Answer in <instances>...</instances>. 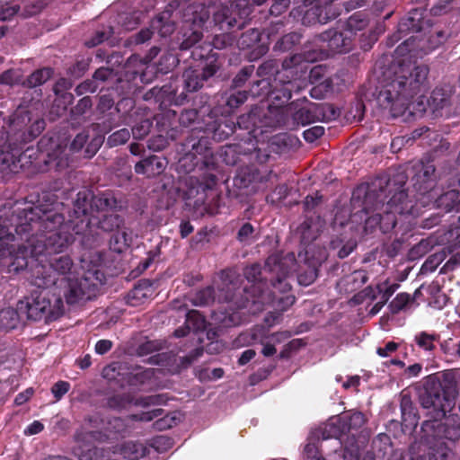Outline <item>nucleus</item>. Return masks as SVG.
<instances>
[{"label": "nucleus", "instance_id": "603ef678", "mask_svg": "<svg viewBox=\"0 0 460 460\" xmlns=\"http://www.w3.org/2000/svg\"><path fill=\"white\" fill-rule=\"evenodd\" d=\"M316 58V53L315 52H308L307 54L304 55V58L302 59L300 54H294L291 57H289V74H293V69L295 68L294 66L301 63L302 61L305 62H313Z\"/></svg>", "mask_w": 460, "mask_h": 460}, {"label": "nucleus", "instance_id": "e2e57ef3", "mask_svg": "<svg viewBox=\"0 0 460 460\" xmlns=\"http://www.w3.org/2000/svg\"><path fill=\"white\" fill-rule=\"evenodd\" d=\"M97 89H98V86H97L94 79L93 80H86V81L83 82L82 84H80L75 88V93L78 95H83L86 93H94L95 91H97Z\"/></svg>", "mask_w": 460, "mask_h": 460}, {"label": "nucleus", "instance_id": "c03bdc74", "mask_svg": "<svg viewBox=\"0 0 460 460\" xmlns=\"http://www.w3.org/2000/svg\"><path fill=\"white\" fill-rule=\"evenodd\" d=\"M399 287L400 285L398 283L388 285L387 281L377 286V289L381 294V305H384L388 302L390 297L394 294Z\"/></svg>", "mask_w": 460, "mask_h": 460}, {"label": "nucleus", "instance_id": "4be33fe9", "mask_svg": "<svg viewBox=\"0 0 460 460\" xmlns=\"http://www.w3.org/2000/svg\"><path fill=\"white\" fill-rule=\"evenodd\" d=\"M171 17L170 11L163 12L152 21V30L157 31L161 37L170 36L175 31V24Z\"/></svg>", "mask_w": 460, "mask_h": 460}, {"label": "nucleus", "instance_id": "2f4dec72", "mask_svg": "<svg viewBox=\"0 0 460 460\" xmlns=\"http://www.w3.org/2000/svg\"><path fill=\"white\" fill-rule=\"evenodd\" d=\"M411 306V295L406 292H401L389 303L388 309L392 314H398L400 312L406 311Z\"/></svg>", "mask_w": 460, "mask_h": 460}, {"label": "nucleus", "instance_id": "c756f323", "mask_svg": "<svg viewBox=\"0 0 460 460\" xmlns=\"http://www.w3.org/2000/svg\"><path fill=\"white\" fill-rule=\"evenodd\" d=\"M414 410L415 408L413 407L411 398L402 396L401 401V411L402 422L406 427L409 425L415 429L418 424V416Z\"/></svg>", "mask_w": 460, "mask_h": 460}, {"label": "nucleus", "instance_id": "f257e3e1", "mask_svg": "<svg viewBox=\"0 0 460 460\" xmlns=\"http://www.w3.org/2000/svg\"><path fill=\"white\" fill-rule=\"evenodd\" d=\"M118 201L111 193L93 195L88 190H80L74 201L70 219L65 221L63 215L53 207L39 205L31 207L20 216L21 222L16 226L18 234H24L29 230H35L27 241L29 246L21 248L22 254L40 256L45 253H58L66 250L74 241L73 226L81 225L86 217L93 211H108L117 209Z\"/></svg>", "mask_w": 460, "mask_h": 460}, {"label": "nucleus", "instance_id": "9b49d317", "mask_svg": "<svg viewBox=\"0 0 460 460\" xmlns=\"http://www.w3.org/2000/svg\"><path fill=\"white\" fill-rule=\"evenodd\" d=\"M124 226V219L118 214H105L102 218L92 217L87 219L85 225L81 220V225L75 224L73 231L75 234H82L81 243L84 247L93 249L98 247L103 238L99 230L102 232H113Z\"/></svg>", "mask_w": 460, "mask_h": 460}, {"label": "nucleus", "instance_id": "4c0bfd02", "mask_svg": "<svg viewBox=\"0 0 460 460\" xmlns=\"http://www.w3.org/2000/svg\"><path fill=\"white\" fill-rule=\"evenodd\" d=\"M267 341L279 349L281 358L286 356L288 351V333L286 332L274 333L268 337Z\"/></svg>", "mask_w": 460, "mask_h": 460}, {"label": "nucleus", "instance_id": "39448f33", "mask_svg": "<svg viewBox=\"0 0 460 460\" xmlns=\"http://www.w3.org/2000/svg\"><path fill=\"white\" fill-rule=\"evenodd\" d=\"M35 274V284L38 287L49 288L58 285L59 281V286L63 288V296L68 305L90 299L102 284V273L97 270H88L80 278L63 277L57 279L51 275H44V268L41 266L36 270Z\"/></svg>", "mask_w": 460, "mask_h": 460}, {"label": "nucleus", "instance_id": "13d9d810", "mask_svg": "<svg viewBox=\"0 0 460 460\" xmlns=\"http://www.w3.org/2000/svg\"><path fill=\"white\" fill-rule=\"evenodd\" d=\"M129 403V398L126 395L117 394L108 399L107 405L112 409H121Z\"/></svg>", "mask_w": 460, "mask_h": 460}, {"label": "nucleus", "instance_id": "ea45409f", "mask_svg": "<svg viewBox=\"0 0 460 460\" xmlns=\"http://www.w3.org/2000/svg\"><path fill=\"white\" fill-rule=\"evenodd\" d=\"M297 233L300 234L301 242L308 244L316 239L317 234L312 230V220L305 219L298 227Z\"/></svg>", "mask_w": 460, "mask_h": 460}, {"label": "nucleus", "instance_id": "37998d69", "mask_svg": "<svg viewBox=\"0 0 460 460\" xmlns=\"http://www.w3.org/2000/svg\"><path fill=\"white\" fill-rule=\"evenodd\" d=\"M180 421L179 414L173 412L170 415H166L159 420H157L154 423V427L155 429L164 430L168 429L175 426Z\"/></svg>", "mask_w": 460, "mask_h": 460}, {"label": "nucleus", "instance_id": "a211bd4d", "mask_svg": "<svg viewBox=\"0 0 460 460\" xmlns=\"http://www.w3.org/2000/svg\"><path fill=\"white\" fill-rule=\"evenodd\" d=\"M167 161L157 155H150L135 165V172L137 174H144L148 178L160 175L166 168Z\"/></svg>", "mask_w": 460, "mask_h": 460}, {"label": "nucleus", "instance_id": "393cba45", "mask_svg": "<svg viewBox=\"0 0 460 460\" xmlns=\"http://www.w3.org/2000/svg\"><path fill=\"white\" fill-rule=\"evenodd\" d=\"M22 314L18 311V307L13 309L7 307L0 310V330L9 331L17 327Z\"/></svg>", "mask_w": 460, "mask_h": 460}, {"label": "nucleus", "instance_id": "c85d7f7f", "mask_svg": "<svg viewBox=\"0 0 460 460\" xmlns=\"http://www.w3.org/2000/svg\"><path fill=\"white\" fill-rule=\"evenodd\" d=\"M184 88L187 92H196L203 86L205 79L200 72L192 68L186 69L182 75Z\"/></svg>", "mask_w": 460, "mask_h": 460}, {"label": "nucleus", "instance_id": "423d86ee", "mask_svg": "<svg viewBox=\"0 0 460 460\" xmlns=\"http://www.w3.org/2000/svg\"><path fill=\"white\" fill-rule=\"evenodd\" d=\"M459 437V425L452 421L442 423L439 420H427L420 427V439L428 447L421 455L411 452V460H449L451 449L444 442L435 441L445 438L454 441Z\"/></svg>", "mask_w": 460, "mask_h": 460}, {"label": "nucleus", "instance_id": "f03ea898", "mask_svg": "<svg viewBox=\"0 0 460 460\" xmlns=\"http://www.w3.org/2000/svg\"><path fill=\"white\" fill-rule=\"evenodd\" d=\"M401 184L396 189L386 176H377L368 183L354 189L351 204L366 215V228L379 226L383 234L390 233L398 222L397 215L405 218H416L420 215L417 201L410 198Z\"/></svg>", "mask_w": 460, "mask_h": 460}, {"label": "nucleus", "instance_id": "bb28decb", "mask_svg": "<svg viewBox=\"0 0 460 460\" xmlns=\"http://www.w3.org/2000/svg\"><path fill=\"white\" fill-rule=\"evenodd\" d=\"M152 292L153 289L150 284L146 281L140 282L128 293V303L133 306H137L150 296Z\"/></svg>", "mask_w": 460, "mask_h": 460}, {"label": "nucleus", "instance_id": "69168bd1", "mask_svg": "<svg viewBox=\"0 0 460 460\" xmlns=\"http://www.w3.org/2000/svg\"><path fill=\"white\" fill-rule=\"evenodd\" d=\"M218 68L219 66L217 65V60L211 59L206 63L200 74L203 76V79H205L206 81L209 77L213 76L217 73Z\"/></svg>", "mask_w": 460, "mask_h": 460}, {"label": "nucleus", "instance_id": "a19ab883", "mask_svg": "<svg viewBox=\"0 0 460 460\" xmlns=\"http://www.w3.org/2000/svg\"><path fill=\"white\" fill-rule=\"evenodd\" d=\"M288 145V135L286 133L276 134L269 141V147L271 152L276 154L283 153Z\"/></svg>", "mask_w": 460, "mask_h": 460}, {"label": "nucleus", "instance_id": "58836bf2", "mask_svg": "<svg viewBox=\"0 0 460 460\" xmlns=\"http://www.w3.org/2000/svg\"><path fill=\"white\" fill-rule=\"evenodd\" d=\"M155 370L154 368L136 369L135 373H130L131 376L128 379V384L131 385H137L146 383L155 376Z\"/></svg>", "mask_w": 460, "mask_h": 460}, {"label": "nucleus", "instance_id": "bf43d9fd", "mask_svg": "<svg viewBox=\"0 0 460 460\" xmlns=\"http://www.w3.org/2000/svg\"><path fill=\"white\" fill-rule=\"evenodd\" d=\"M248 97V93L245 91H240L231 95L227 100V105L231 108H236L243 104Z\"/></svg>", "mask_w": 460, "mask_h": 460}, {"label": "nucleus", "instance_id": "a18cd8bd", "mask_svg": "<svg viewBox=\"0 0 460 460\" xmlns=\"http://www.w3.org/2000/svg\"><path fill=\"white\" fill-rule=\"evenodd\" d=\"M152 121L149 119H143L132 128V135L136 139H143L146 137L152 128Z\"/></svg>", "mask_w": 460, "mask_h": 460}, {"label": "nucleus", "instance_id": "473e14b6", "mask_svg": "<svg viewBox=\"0 0 460 460\" xmlns=\"http://www.w3.org/2000/svg\"><path fill=\"white\" fill-rule=\"evenodd\" d=\"M314 86L310 89V96L314 99L321 100L332 91L333 82L331 77L325 78L323 81L313 84Z\"/></svg>", "mask_w": 460, "mask_h": 460}, {"label": "nucleus", "instance_id": "338daca9", "mask_svg": "<svg viewBox=\"0 0 460 460\" xmlns=\"http://www.w3.org/2000/svg\"><path fill=\"white\" fill-rule=\"evenodd\" d=\"M89 135L86 132H81L76 135L71 143L70 148L74 152L81 150L87 142Z\"/></svg>", "mask_w": 460, "mask_h": 460}, {"label": "nucleus", "instance_id": "49530a36", "mask_svg": "<svg viewBox=\"0 0 460 460\" xmlns=\"http://www.w3.org/2000/svg\"><path fill=\"white\" fill-rule=\"evenodd\" d=\"M432 248V242L428 239H422L415 244L410 252L412 259L420 258L427 254Z\"/></svg>", "mask_w": 460, "mask_h": 460}, {"label": "nucleus", "instance_id": "72a5a7b5", "mask_svg": "<svg viewBox=\"0 0 460 460\" xmlns=\"http://www.w3.org/2000/svg\"><path fill=\"white\" fill-rule=\"evenodd\" d=\"M214 300V289L211 287L200 289L196 292L193 296L190 297L191 304L196 306L208 305Z\"/></svg>", "mask_w": 460, "mask_h": 460}, {"label": "nucleus", "instance_id": "c9c22d12", "mask_svg": "<svg viewBox=\"0 0 460 460\" xmlns=\"http://www.w3.org/2000/svg\"><path fill=\"white\" fill-rule=\"evenodd\" d=\"M188 329L194 332L203 331L206 327V320L204 316L197 310H190L186 314V323Z\"/></svg>", "mask_w": 460, "mask_h": 460}, {"label": "nucleus", "instance_id": "79ce46f5", "mask_svg": "<svg viewBox=\"0 0 460 460\" xmlns=\"http://www.w3.org/2000/svg\"><path fill=\"white\" fill-rule=\"evenodd\" d=\"M130 137L128 128H121L109 136L107 145L111 147L125 144Z\"/></svg>", "mask_w": 460, "mask_h": 460}, {"label": "nucleus", "instance_id": "7c9ffc66", "mask_svg": "<svg viewBox=\"0 0 460 460\" xmlns=\"http://www.w3.org/2000/svg\"><path fill=\"white\" fill-rule=\"evenodd\" d=\"M368 16L364 12H356L349 16L346 22V30L350 31L352 37L356 34V31L364 30L368 25Z\"/></svg>", "mask_w": 460, "mask_h": 460}, {"label": "nucleus", "instance_id": "6e6552de", "mask_svg": "<svg viewBox=\"0 0 460 460\" xmlns=\"http://www.w3.org/2000/svg\"><path fill=\"white\" fill-rule=\"evenodd\" d=\"M450 148V143L447 140H441L439 145L434 147L429 153L426 154L422 159L414 165V175L412 176L413 187L417 192L425 195L432 191L438 181L445 178L448 182V164L447 163L443 171L438 172L434 164L435 158L439 153L447 152Z\"/></svg>", "mask_w": 460, "mask_h": 460}, {"label": "nucleus", "instance_id": "3c124183", "mask_svg": "<svg viewBox=\"0 0 460 460\" xmlns=\"http://www.w3.org/2000/svg\"><path fill=\"white\" fill-rule=\"evenodd\" d=\"M163 413L164 411L162 409H155L146 412L132 414L129 418L132 420L147 422L153 420L155 418L161 416Z\"/></svg>", "mask_w": 460, "mask_h": 460}, {"label": "nucleus", "instance_id": "cd10ccee", "mask_svg": "<svg viewBox=\"0 0 460 460\" xmlns=\"http://www.w3.org/2000/svg\"><path fill=\"white\" fill-rule=\"evenodd\" d=\"M146 448L143 444L126 442L119 447V454L128 460H137L146 456Z\"/></svg>", "mask_w": 460, "mask_h": 460}, {"label": "nucleus", "instance_id": "de8ad7c7", "mask_svg": "<svg viewBox=\"0 0 460 460\" xmlns=\"http://www.w3.org/2000/svg\"><path fill=\"white\" fill-rule=\"evenodd\" d=\"M327 74V67L323 65L314 66L309 71V81L311 84H316L323 81Z\"/></svg>", "mask_w": 460, "mask_h": 460}, {"label": "nucleus", "instance_id": "dca6fc26", "mask_svg": "<svg viewBox=\"0 0 460 460\" xmlns=\"http://www.w3.org/2000/svg\"><path fill=\"white\" fill-rule=\"evenodd\" d=\"M319 39L326 42L327 48L333 53L349 52L352 49L354 40L351 31L346 29H329L320 33Z\"/></svg>", "mask_w": 460, "mask_h": 460}, {"label": "nucleus", "instance_id": "5701e85b", "mask_svg": "<svg viewBox=\"0 0 460 460\" xmlns=\"http://www.w3.org/2000/svg\"><path fill=\"white\" fill-rule=\"evenodd\" d=\"M133 242L132 232L122 226L111 236L110 248L115 252L120 253L127 249Z\"/></svg>", "mask_w": 460, "mask_h": 460}, {"label": "nucleus", "instance_id": "9d476101", "mask_svg": "<svg viewBox=\"0 0 460 460\" xmlns=\"http://www.w3.org/2000/svg\"><path fill=\"white\" fill-rule=\"evenodd\" d=\"M31 113L27 111H16L9 119L6 126L0 129V146H4L8 142V147L22 146L39 136L45 128V121L37 119L31 125Z\"/></svg>", "mask_w": 460, "mask_h": 460}, {"label": "nucleus", "instance_id": "09e8293b", "mask_svg": "<svg viewBox=\"0 0 460 460\" xmlns=\"http://www.w3.org/2000/svg\"><path fill=\"white\" fill-rule=\"evenodd\" d=\"M261 39V33L258 30L252 29L243 33L240 39V44L243 48H249Z\"/></svg>", "mask_w": 460, "mask_h": 460}, {"label": "nucleus", "instance_id": "4468645a", "mask_svg": "<svg viewBox=\"0 0 460 460\" xmlns=\"http://www.w3.org/2000/svg\"><path fill=\"white\" fill-rule=\"evenodd\" d=\"M289 112L297 125L305 126L324 117V106L309 102L305 97L289 102Z\"/></svg>", "mask_w": 460, "mask_h": 460}, {"label": "nucleus", "instance_id": "f704fd0d", "mask_svg": "<svg viewBox=\"0 0 460 460\" xmlns=\"http://www.w3.org/2000/svg\"><path fill=\"white\" fill-rule=\"evenodd\" d=\"M52 69L49 67L36 70L27 78L26 85L31 88L41 85L52 76Z\"/></svg>", "mask_w": 460, "mask_h": 460}, {"label": "nucleus", "instance_id": "b1692460", "mask_svg": "<svg viewBox=\"0 0 460 460\" xmlns=\"http://www.w3.org/2000/svg\"><path fill=\"white\" fill-rule=\"evenodd\" d=\"M265 268L278 275V282L280 284L288 276L286 258L282 253H274L268 257Z\"/></svg>", "mask_w": 460, "mask_h": 460}, {"label": "nucleus", "instance_id": "f3484780", "mask_svg": "<svg viewBox=\"0 0 460 460\" xmlns=\"http://www.w3.org/2000/svg\"><path fill=\"white\" fill-rule=\"evenodd\" d=\"M22 146L8 147V142L4 146H0V172L3 173L17 172L24 166L22 160L27 156L26 153L31 151L30 148L22 153Z\"/></svg>", "mask_w": 460, "mask_h": 460}, {"label": "nucleus", "instance_id": "ddd939ff", "mask_svg": "<svg viewBox=\"0 0 460 460\" xmlns=\"http://www.w3.org/2000/svg\"><path fill=\"white\" fill-rule=\"evenodd\" d=\"M251 13L249 0H234L230 6H219L213 13V21L221 30L242 29Z\"/></svg>", "mask_w": 460, "mask_h": 460}, {"label": "nucleus", "instance_id": "8fccbe9b", "mask_svg": "<svg viewBox=\"0 0 460 460\" xmlns=\"http://www.w3.org/2000/svg\"><path fill=\"white\" fill-rule=\"evenodd\" d=\"M342 458L343 460H360L361 454L358 444L352 442L349 445H345Z\"/></svg>", "mask_w": 460, "mask_h": 460}, {"label": "nucleus", "instance_id": "6ab92c4d", "mask_svg": "<svg viewBox=\"0 0 460 460\" xmlns=\"http://www.w3.org/2000/svg\"><path fill=\"white\" fill-rule=\"evenodd\" d=\"M330 433L331 432L328 431L326 425L323 428L315 429L310 432V435L307 438V444L304 449V454L308 459L316 460V457L322 456L319 451V442L321 440L333 438L332 436L329 435Z\"/></svg>", "mask_w": 460, "mask_h": 460}, {"label": "nucleus", "instance_id": "0e129e2a", "mask_svg": "<svg viewBox=\"0 0 460 460\" xmlns=\"http://www.w3.org/2000/svg\"><path fill=\"white\" fill-rule=\"evenodd\" d=\"M447 174L448 175L447 181L449 182V185L451 186L453 182V178L460 174V150L456 160L453 163L448 164V172H447Z\"/></svg>", "mask_w": 460, "mask_h": 460}, {"label": "nucleus", "instance_id": "680f3d73", "mask_svg": "<svg viewBox=\"0 0 460 460\" xmlns=\"http://www.w3.org/2000/svg\"><path fill=\"white\" fill-rule=\"evenodd\" d=\"M103 139L101 136L94 137L85 147V156L92 157L96 154L100 146H102Z\"/></svg>", "mask_w": 460, "mask_h": 460}, {"label": "nucleus", "instance_id": "2eb2a0df", "mask_svg": "<svg viewBox=\"0 0 460 460\" xmlns=\"http://www.w3.org/2000/svg\"><path fill=\"white\" fill-rule=\"evenodd\" d=\"M366 422L365 415L360 411H348L339 416L335 420H332L327 426V429L332 436L342 443V437L349 434L351 430L359 429Z\"/></svg>", "mask_w": 460, "mask_h": 460}, {"label": "nucleus", "instance_id": "0eeeda50", "mask_svg": "<svg viewBox=\"0 0 460 460\" xmlns=\"http://www.w3.org/2000/svg\"><path fill=\"white\" fill-rule=\"evenodd\" d=\"M44 288L32 292L17 303L18 311L30 320H44L49 323L57 320L64 314L61 296Z\"/></svg>", "mask_w": 460, "mask_h": 460}, {"label": "nucleus", "instance_id": "774afa93", "mask_svg": "<svg viewBox=\"0 0 460 460\" xmlns=\"http://www.w3.org/2000/svg\"><path fill=\"white\" fill-rule=\"evenodd\" d=\"M103 451L97 447L91 448L79 456V460H102Z\"/></svg>", "mask_w": 460, "mask_h": 460}, {"label": "nucleus", "instance_id": "1a4fd4ad", "mask_svg": "<svg viewBox=\"0 0 460 460\" xmlns=\"http://www.w3.org/2000/svg\"><path fill=\"white\" fill-rule=\"evenodd\" d=\"M29 208H24L22 210L17 211L15 214L13 213L11 218H2L0 216V258L5 257L6 254L9 256H13V254L16 252V259H22L23 262H17V268L26 267L28 265L27 259L28 258H38V256H33L30 253L22 254L21 248L23 246H29L28 239L32 236V234L35 233V230H29L28 233L24 234H18L15 228L16 226L21 222L20 216L25 210H29Z\"/></svg>", "mask_w": 460, "mask_h": 460}, {"label": "nucleus", "instance_id": "f8f14e48", "mask_svg": "<svg viewBox=\"0 0 460 460\" xmlns=\"http://www.w3.org/2000/svg\"><path fill=\"white\" fill-rule=\"evenodd\" d=\"M210 11L204 3L194 2L186 9L183 16V40L180 45L181 49H189L198 43L202 32L200 29L208 21Z\"/></svg>", "mask_w": 460, "mask_h": 460}, {"label": "nucleus", "instance_id": "aec40b11", "mask_svg": "<svg viewBox=\"0 0 460 460\" xmlns=\"http://www.w3.org/2000/svg\"><path fill=\"white\" fill-rule=\"evenodd\" d=\"M451 190L442 193L436 199L437 207L446 212L456 210L460 212V188L452 187L447 182Z\"/></svg>", "mask_w": 460, "mask_h": 460}, {"label": "nucleus", "instance_id": "5fc2aeb1", "mask_svg": "<svg viewBox=\"0 0 460 460\" xmlns=\"http://www.w3.org/2000/svg\"><path fill=\"white\" fill-rule=\"evenodd\" d=\"M261 268L260 264H252L244 270V276L250 282L261 281Z\"/></svg>", "mask_w": 460, "mask_h": 460}, {"label": "nucleus", "instance_id": "052dcab7", "mask_svg": "<svg viewBox=\"0 0 460 460\" xmlns=\"http://www.w3.org/2000/svg\"><path fill=\"white\" fill-rule=\"evenodd\" d=\"M121 367L118 363H113L102 369V376L108 380H117Z\"/></svg>", "mask_w": 460, "mask_h": 460}, {"label": "nucleus", "instance_id": "864d4df0", "mask_svg": "<svg viewBox=\"0 0 460 460\" xmlns=\"http://www.w3.org/2000/svg\"><path fill=\"white\" fill-rule=\"evenodd\" d=\"M324 134V128L322 126L312 127L303 132L305 140L308 143H313L320 138Z\"/></svg>", "mask_w": 460, "mask_h": 460}, {"label": "nucleus", "instance_id": "412c9836", "mask_svg": "<svg viewBox=\"0 0 460 460\" xmlns=\"http://www.w3.org/2000/svg\"><path fill=\"white\" fill-rule=\"evenodd\" d=\"M452 88L450 86H438L436 87L429 99V106L435 112L443 110L451 104Z\"/></svg>", "mask_w": 460, "mask_h": 460}, {"label": "nucleus", "instance_id": "20e7f679", "mask_svg": "<svg viewBox=\"0 0 460 460\" xmlns=\"http://www.w3.org/2000/svg\"><path fill=\"white\" fill-rule=\"evenodd\" d=\"M411 34L396 48V54L422 58L444 44L448 33L424 19L421 9H412L401 19L397 31L387 39V46L393 47L402 38Z\"/></svg>", "mask_w": 460, "mask_h": 460}, {"label": "nucleus", "instance_id": "e433bc0d", "mask_svg": "<svg viewBox=\"0 0 460 460\" xmlns=\"http://www.w3.org/2000/svg\"><path fill=\"white\" fill-rule=\"evenodd\" d=\"M439 336L421 332L415 336L416 344L422 349L432 351L436 349L435 342L438 341Z\"/></svg>", "mask_w": 460, "mask_h": 460}, {"label": "nucleus", "instance_id": "4d7b16f0", "mask_svg": "<svg viewBox=\"0 0 460 460\" xmlns=\"http://www.w3.org/2000/svg\"><path fill=\"white\" fill-rule=\"evenodd\" d=\"M70 389V384L66 381H58L51 388V392L57 401H59Z\"/></svg>", "mask_w": 460, "mask_h": 460}, {"label": "nucleus", "instance_id": "a878e982", "mask_svg": "<svg viewBox=\"0 0 460 460\" xmlns=\"http://www.w3.org/2000/svg\"><path fill=\"white\" fill-rule=\"evenodd\" d=\"M50 268L61 278L72 277L74 266L72 259L68 255L54 257L49 261Z\"/></svg>", "mask_w": 460, "mask_h": 460}, {"label": "nucleus", "instance_id": "7ed1b4c3", "mask_svg": "<svg viewBox=\"0 0 460 460\" xmlns=\"http://www.w3.org/2000/svg\"><path fill=\"white\" fill-rule=\"evenodd\" d=\"M429 69L426 65L401 63L384 72L376 87L377 106L394 118L402 116L413 98L425 87Z\"/></svg>", "mask_w": 460, "mask_h": 460}, {"label": "nucleus", "instance_id": "6e6d98bb", "mask_svg": "<svg viewBox=\"0 0 460 460\" xmlns=\"http://www.w3.org/2000/svg\"><path fill=\"white\" fill-rule=\"evenodd\" d=\"M259 337L256 332H243L241 333L235 340V343L237 346H250L257 342Z\"/></svg>", "mask_w": 460, "mask_h": 460}]
</instances>
